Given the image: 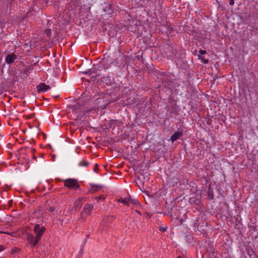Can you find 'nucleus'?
<instances>
[{
    "label": "nucleus",
    "mask_w": 258,
    "mask_h": 258,
    "mask_svg": "<svg viewBox=\"0 0 258 258\" xmlns=\"http://www.w3.org/2000/svg\"><path fill=\"white\" fill-rule=\"evenodd\" d=\"M144 215L145 216V217L148 218H150L152 217V214L151 213H145Z\"/></svg>",
    "instance_id": "obj_22"
},
{
    "label": "nucleus",
    "mask_w": 258,
    "mask_h": 258,
    "mask_svg": "<svg viewBox=\"0 0 258 258\" xmlns=\"http://www.w3.org/2000/svg\"><path fill=\"white\" fill-rule=\"evenodd\" d=\"M93 208L94 206L92 204H87L85 205L83 208V212L81 213V218L85 219V217H84V214H85L86 216L90 215Z\"/></svg>",
    "instance_id": "obj_3"
},
{
    "label": "nucleus",
    "mask_w": 258,
    "mask_h": 258,
    "mask_svg": "<svg viewBox=\"0 0 258 258\" xmlns=\"http://www.w3.org/2000/svg\"><path fill=\"white\" fill-rule=\"evenodd\" d=\"M207 195L209 198L211 200H213L214 197L213 190L211 186H209L207 191Z\"/></svg>",
    "instance_id": "obj_9"
},
{
    "label": "nucleus",
    "mask_w": 258,
    "mask_h": 258,
    "mask_svg": "<svg viewBox=\"0 0 258 258\" xmlns=\"http://www.w3.org/2000/svg\"><path fill=\"white\" fill-rule=\"evenodd\" d=\"M113 81V80L112 79V78L109 76L106 77H102L101 78V81L103 83H105L107 85H111Z\"/></svg>",
    "instance_id": "obj_8"
},
{
    "label": "nucleus",
    "mask_w": 258,
    "mask_h": 258,
    "mask_svg": "<svg viewBox=\"0 0 258 258\" xmlns=\"http://www.w3.org/2000/svg\"><path fill=\"white\" fill-rule=\"evenodd\" d=\"M246 252L250 258H256V254H255V252L253 249L250 248H247Z\"/></svg>",
    "instance_id": "obj_10"
},
{
    "label": "nucleus",
    "mask_w": 258,
    "mask_h": 258,
    "mask_svg": "<svg viewBox=\"0 0 258 258\" xmlns=\"http://www.w3.org/2000/svg\"><path fill=\"white\" fill-rule=\"evenodd\" d=\"M17 59V56L14 53H11L8 54L5 59V61L7 64H11Z\"/></svg>",
    "instance_id": "obj_6"
},
{
    "label": "nucleus",
    "mask_w": 258,
    "mask_h": 258,
    "mask_svg": "<svg viewBox=\"0 0 258 258\" xmlns=\"http://www.w3.org/2000/svg\"><path fill=\"white\" fill-rule=\"evenodd\" d=\"M64 185L70 189L74 190L80 187L78 180L72 178H68L64 180Z\"/></svg>",
    "instance_id": "obj_1"
},
{
    "label": "nucleus",
    "mask_w": 258,
    "mask_h": 258,
    "mask_svg": "<svg viewBox=\"0 0 258 258\" xmlns=\"http://www.w3.org/2000/svg\"><path fill=\"white\" fill-rule=\"evenodd\" d=\"M104 69V66L102 63L98 64L96 66H95L94 68V70L95 71H101Z\"/></svg>",
    "instance_id": "obj_14"
},
{
    "label": "nucleus",
    "mask_w": 258,
    "mask_h": 258,
    "mask_svg": "<svg viewBox=\"0 0 258 258\" xmlns=\"http://www.w3.org/2000/svg\"><path fill=\"white\" fill-rule=\"evenodd\" d=\"M88 164L89 163L85 161H81L79 163L80 166H87L88 165Z\"/></svg>",
    "instance_id": "obj_18"
},
{
    "label": "nucleus",
    "mask_w": 258,
    "mask_h": 258,
    "mask_svg": "<svg viewBox=\"0 0 258 258\" xmlns=\"http://www.w3.org/2000/svg\"><path fill=\"white\" fill-rule=\"evenodd\" d=\"M54 210H55V208L53 207H50L48 209L49 212L50 213L53 212L54 211Z\"/></svg>",
    "instance_id": "obj_24"
},
{
    "label": "nucleus",
    "mask_w": 258,
    "mask_h": 258,
    "mask_svg": "<svg viewBox=\"0 0 258 258\" xmlns=\"http://www.w3.org/2000/svg\"><path fill=\"white\" fill-rule=\"evenodd\" d=\"M199 55H203V54H206L207 51L206 50H205L201 49V50H199Z\"/></svg>",
    "instance_id": "obj_19"
},
{
    "label": "nucleus",
    "mask_w": 258,
    "mask_h": 258,
    "mask_svg": "<svg viewBox=\"0 0 258 258\" xmlns=\"http://www.w3.org/2000/svg\"><path fill=\"white\" fill-rule=\"evenodd\" d=\"M183 133L182 131L180 132H175L171 137L170 140L173 143L174 141H176L177 139H179L181 137H182Z\"/></svg>",
    "instance_id": "obj_7"
},
{
    "label": "nucleus",
    "mask_w": 258,
    "mask_h": 258,
    "mask_svg": "<svg viewBox=\"0 0 258 258\" xmlns=\"http://www.w3.org/2000/svg\"><path fill=\"white\" fill-rule=\"evenodd\" d=\"M167 49H169V52L170 53L169 54V56L172 57L173 55H174V49L172 48H171L170 46H167Z\"/></svg>",
    "instance_id": "obj_16"
},
{
    "label": "nucleus",
    "mask_w": 258,
    "mask_h": 258,
    "mask_svg": "<svg viewBox=\"0 0 258 258\" xmlns=\"http://www.w3.org/2000/svg\"><path fill=\"white\" fill-rule=\"evenodd\" d=\"M18 251H19V249L16 247H15L13 249L12 253L13 254H14L16 253Z\"/></svg>",
    "instance_id": "obj_20"
},
{
    "label": "nucleus",
    "mask_w": 258,
    "mask_h": 258,
    "mask_svg": "<svg viewBox=\"0 0 258 258\" xmlns=\"http://www.w3.org/2000/svg\"><path fill=\"white\" fill-rule=\"evenodd\" d=\"M45 231V228L43 226L40 227L39 224H36L34 228V232L35 234L37 239L40 240L42 236Z\"/></svg>",
    "instance_id": "obj_2"
},
{
    "label": "nucleus",
    "mask_w": 258,
    "mask_h": 258,
    "mask_svg": "<svg viewBox=\"0 0 258 258\" xmlns=\"http://www.w3.org/2000/svg\"><path fill=\"white\" fill-rule=\"evenodd\" d=\"M33 158L35 159L36 158V157L35 156H34Z\"/></svg>",
    "instance_id": "obj_29"
},
{
    "label": "nucleus",
    "mask_w": 258,
    "mask_h": 258,
    "mask_svg": "<svg viewBox=\"0 0 258 258\" xmlns=\"http://www.w3.org/2000/svg\"><path fill=\"white\" fill-rule=\"evenodd\" d=\"M198 56L199 59H201L202 62L203 63L206 64V63H207L208 62V60L207 59H205L204 57L202 55H198Z\"/></svg>",
    "instance_id": "obj_15"
},
{
    "label": "nucleus",
    "mask_w": 258,
    "mask_h": 258,
    "mask_svg": "<svg viewBox=\"0 0 258 258\" xmlns=\"http://www.w3.org/2000/svg\"><path fill=\"white\" fill-rule=\"evenodd\" d=\"M83 203L82 200L80 199H78L75 203V209H80L82 206Z\"/></svg>",
    "instance_id": "obj_11"
},
{
    "label": "nucleus",
    "mask_w": 258,
    "mask_h": 258,
    "mask_svg": "<svg viewBox=\"0 0 258 258\" xmlns=\"http://www.w3.org/2000/svg\"><path fill=\"white\" fill-rule=\"evenodd\" d=\"M135 212H136L137 213L139 214V215H141V212H140L139 211H138V210H135Z\"/></svg>",
    "instance_id": "obj_27"
},
{
    "label": "nucleus",
    "mask_w": 258,
    "mask_h": 258,
    "mask_svg": "<svg viewBox=\"0 0 258 258\" xmlns=\"http://www.w3.org/2000/svg\"><path fill=\"white\" fill-rule=\"evenodd\" d=\"M177 258H182L180 256H178Z\"/></svg>",
    "instance_id": "obj_30"
},
{
    "label": "nucleus",
    "mask_w": 258,
    "mask_h": 258,
    "mask_svg": "<svg viewBox=\"0 0 258 258\" xmlns=\"http://www.w3.org/2000/svg\"><path fill=\"white\" fill-rule=\"evenodd\" d=\"M118 202H120V203H123L124 204H125V205L127 206H129V203H128V198H124V199H123V198H120L118 200Z\"/></svg>",
    "instance_id": "obj_13"
},
{
    "label": "nucleus",
    "mask_w": 258,
    "mask_h": 258,
    "mask_svg": "<svg viewBox=\"0 0 258 258\" xmlns=\"http://www.w3.org/2000/svg\"><path fill=\"white\" fill-rule=\"evenodd\" d=\"M92 190L94 192V191H97L98 190V189H100L102 187V186L94 185H92Z\"/></svg>",
    "instance_id": "obj_17"
},
{
    "label": "nucleus",
    "mask_w": 258,
    "mask_h": 258,
    "mask_svg": "<svg viewBox=\"0 0 258 258\" xmlns=\"http://www.w3.org/2000/svg\"><path fill=\"white\" fill-rule=\"evenodd\" d=\"M89 234H87V235H86V238L85 239V240H84L85 242H86V241H87V239L89 237Z\"/></svg>",
    "instance_id": "obj_26"
},
{
    "label": "nucleus",
    "mask_w": 258,
    "mask_h": 258,
    "mask_svg": "<svg viewBox=\"0 0 258 258\" xmlns=\"http://www.w3.org/2000/svg\"><path fill=\"white\" fill-rule=\"evenodd\" d=\"M167 227H160V230L162 232H165L167 230Z\"/></svg>",
    "instance_id": "obj_23"
},
{
    "label": "nucleus",
    "mask_w": 258,
    "mask_h": 258,
    "mask_svg": "<svg viewBox=\"0 0 258 258\" xmlns=\"http://www.w3.org/2000/svg\"><path fill=\"white\" fill-rule=\"evenodd\" d=\"M112 217H113L107 216V217H105V218L103 219V221L104 222H108V221H109V219H110V218H112Z\"/></svg>",
    "instance_id": "obj_21"
},
{
    "label": "nucleus",
    "mask_w": 258,
    "mask_h": 258,
    "mask_svg": "<svg viewBox=\"0 0 258 258\" xmlns=\"http://www.w3.org/2000/svg\"><path fill=\"white\" fill-rule=\"evenodd\" d=\"M5 249V247L3 245H0V252Z\"/></svg>",
    "instance_id": "obj_25"
},
{
    "label": "nucleus",
    "mask_w": 258,
    "mask_h": 258,
    "mask_svg": "<svg viewBox=\"0 0 258 258\" xmlns=\"http://www.w3.org/2000/svg\"><path fill=\"white\" fill-rule=\"evenodd\" d=\"M50 89L49 86L45 83H41L37 86V90L38 93H42L48 91Z\"/></svg>",
    "instance_id": "obj_5"
},
{
    "label": "nucleus",
    "mask_w": 258,
    "mask_h": 258,
    "mask_svg": "<svg viewBox=\"0 0 258 258\" xmlns=\"http://www.w3.org/2000/svg\"><path fill=\"white\" fill-rule=\"evenodd\" d=\"M78 103H79V104H80V105H83V103H81L80 101H79V102H78Z\"/></svg>",
    "instance_id": "obj_28"
},
{
    "label": "nucleus",
    "mask_w": 258,
    "mask_h": 258,
    "mask_svg": "<svg viewBox=\"0 0 258 258\" xmlns=\"http://www.w3.org/2000/svg\"><path fill=\"white\" fill-rule=\"evenodd\" d=\"M128 203L134 205H138L139 204L138 200L136 199H132L131 198H128Z\"/></svg>",
    "instance_id": "obj_12"
},
{
    "label": "nucleus",
    "mask_w": 258,
    "mask_h": 258,
    "mask_svg": "<svg viewBox=\"0 0 258 258\" xmlns=\"http://www.w3.org/2000/svg\"><path fill=\"white\" fill-rule=\"evenodd\" d=\"M27 239L28 243L32 246H35L37 245L40 240L37 239L36 236H34L31 234H28L27 235Z\"/></svg>",
    "instance_id": "obj_4"
}]
</instances>
